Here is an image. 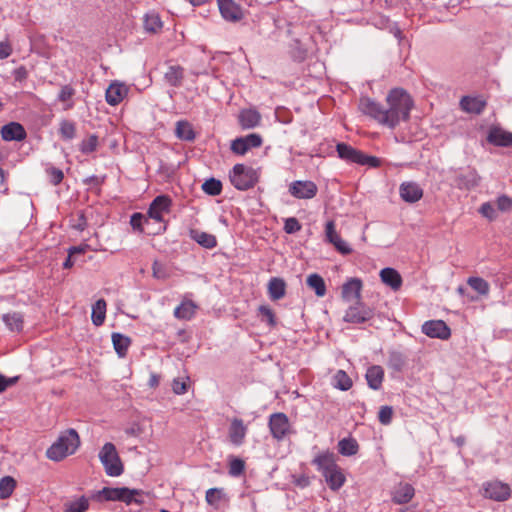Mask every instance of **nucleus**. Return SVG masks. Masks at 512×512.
I'll return each mask as SVG.
<instances>
[{"mask_svg": "<svg viewBox=\"0 0 512 512\" xmlns=\"http://www.w3.org/2000/svg\"><path fill=\"white\" fill-rule=\"evenodd\" d=\"M163 22L156 12H149L144 17V29L148 33H159L162 30Z\"/></svg>", "mask_w": 512, "mask_h": 512, "instance_id": "obj_32", "label": "nucleus"}, {"mask_svg": "<svg viewBox=\"0 0 512 512\" xmlns=\"http://www.w3.org/2000/svg\"><path fill=\"white\" fill-rule=\"evenodd\" d=\"M164 78L169 85L179 87L184 78V69L179 65H171L165 72Z\"/></svg>", "mask_w": 512, "mask_h": 512, "instance_id": "obj_30", "label": "nucleus"}, {"mask_svg": "<svg viewBox=\"0 0 512 512\" xmlns=\"http://www.w3.org/2000/svg\"><path fill=\"white\" fill-rule=\"evenodd\" d=\"M386 103L387 107L369 97H362L359 101V110L378 124L390 129L409 119L413 100L404 89H392L386 97Z\"/></svg>", "mask_w": 512, "mask_h": 512, "instance_id": "obj_1", "label": "nucleus"}, {"mask_svg": "<svg viewBox=\"0 0 512 512\" xmlns=\"http://www.w3.org/2000/svg\"><path fill=\"white\" fill-rule=\"evenodd\" d=\"M220 13L226 21L237 22L243 18L241 7L233 0H217Z\"/></svg>", "mask_w": 512, "mask_h": 512, "instance_id": "obj_14", "label": "nucleus"}, {"mask_svg": "<svg viewBox=\"0 0 512 512\" xmlns=\"http://www.w3.org/2000/svg\"><path fill=\"white\" fill-rule=\"evenodd\" d=\"M112 343L113 347L118 354L119 357H125L130 347L131 340L129 337L121 334V333H113L112 334Z\"/></svg>", "mask_w": 512, "mask_h": 512, "instance_id": "obj_33", "label": "nucleus"}, {"mask_svg": "<svg viewBox=\"0 0 512 512\" xmlns=\"http://www.w3.org/2000/svg\"><path fill=\"white\" fill-rule=\"evenodd\" d=\"M238 119L243 129H251L260 123L261 115L255 109H244L240 112Z\"/></svg>", "mask_w": 512, "mask_h": 512, "instance_id": "obj_25", "label": "nucleus"}, {"mask_svg": "<svg viewBox=\"0 0 512 512\" xmlns=\"http://www.w3.org/2000/svg\"><path fill=\"white\" fill-rule=\"evenodd\" d=\"M422 332L430 338L447 340L451 336V329L443 320H429L422 325Z\"/></svg>", "mask_w": 512, "mask_h": 512, "instance_id": "obj_12", "label": "nucleus"}, {"mask_svg": "<svg viewBox=\"0 0 512 512\" xmlns=\"http://www.w3.org/2000/svg\"><path fill=\"white\" fill-rule=\"evenodd\" d=\"M481 177L476 169L467 167L457 173L455 177V185L460 190H472L479 186Z\"/></svg>", "mask_w": 512, "mask_h": 512, "instance_id": "obj_10", "label": "nucleus"}, {"mask_svg": "<svg viewBox=\"0 0 512 512\" xmlns=\"http://www.w3.org/2000/svg\"><path fill=\"white\" fill-rule=\"evenodd\" d=\"M248 433V426L245 425L241 418L233 417L229 420V427L227 432V440L229 444L235 447H240L245 443Z\"/></svg>", "mask_w": 512, "mask_h": 512, "instance_id": "obj_6", "label": "nucleus"}, {"mask_svg": "<svg viewBox=\"0 0 512 512\" xmlns=\"http://www.w3.org/2000/svg\"><path fill=\"white\" fill-rule=\"evenodd\" d=\"M467 284L481 296H487L490 291L489 283L481 277H469Z\"/></svg>", "mask_w": 512, "mask_h": 512, "instance_id": "obj_41", "label": "nucleus"}, {"mask_svg": "<svg viewBox=\"0 0 512 512\" xmlns=\"http://www.w3.org/2000/svg\"><path fill=\"white\" fill-rule=\"evenodd\" d=\"M307 286L312 289L318 297L326 294V284L322 276L317 273L310 274L306 280Z\"/></svg>", "mask_w": 512, "mask_h": 512, "instance_id": "obj_35", "label": "nucleus"}, {"mask_svg": "<svg viewBox=\"0 0 512 512\" xmlns=\"http://www.w3.org/2000/svg\"><path fill=\"white\" fill-rule=\"evenodd\" d=\"M16 486L15 480L10 476H5L0 480V499L9 498Z\"/></svg>", "mask_w": 512, "mask_h": 512, "instance_id": "obj_43", "label": "nucleus"}, {"mask_svg": "<svg viewBox=\"0 0 512 512\" xmlns=\"http://www.w3.org/2000/svg\"><path fill=\"white\" fill-rule=\"evenodd\" d=\"M360 159L362 160L359 162L360 165H368L370 167H378L380 165L379 158L374 156H368L362 153Z\"/></svg>", "mask_w": 512, "mask_h": 512, "instance_id": "obj_63", "label": "nucleus"}, {"mask_svg": "<svg viewBox=\"0 0 512 512\" xmlns=\"http://www.w3.org/2000/svg\"><path fill=\"white\" fill-rule=\"evenodd\" d=\"M483 495L494 501H505L511 495L510 486L498 480L483 483Z\"/></svg>", "mask_w": 512, "mask_h": 512, "instance_id": "obj_7", "label": "nucleus"}, {"mask_svg": "<svg viewBox=\"0 0 512 512\" xmlns=\"http://www.w3.org/2000/svg\"><path fill=\"white\" fill-rule=\"evenodd\" d=\"M333 386L341 391H347L349 390L352 385V379L349 377V375L344 370H338L333 375Z\"/></svg>", "mask_w": 512, "mask_h": 512, "instance_id": "obj_40", "label": "nucleus"}, {"mask_svg": "<svg viewBox=\"0 0 512 512\" xmlns=\"http://www.w3.org/2000/svg\"><path fill=\"white\" fill-rule=\"evenodd\" d=\"M322 476L325 478L329 488L334 491L339 490L344 485L346 480L345 475L339 466L333 468L329 472L322 474Z\"/></svg>", "mask_w": 512, "mask_h": 512, "instance_id": "obj_24", "label": "nucleus"}, {"mask_svg": "<svg viewBox=\"0 0 512 512\" xmlns=\"http://www.w3.org/2000/svg\"><path fill=\"white\" fill-rule=\"evenodd\" d=\"M362 282L358 278L348 280L342 287V297L346 301L359 300L361 297Z\"/></svg>", "mask_w": 512, "mask_h": 512, "instance_id": "obj_22", "label": "nucleus"}, {"mask_svg": "<svg viewBox=\"0 0 512 512\" xmlns=\"http://www.w3.org/2000/svg\"><path fill=\"white\" fill-rule=\"evenodd\" d=\"M267 290L272 301L280 300L286 294V283L280 277H272L268 282Z\"/></svg>", "mask_w": 512, "mask_h": 512, "instance_id": "obj_23", "label": "nucleus"}, {"mask_svg": "<svg viewBox=\"0 0 512 512\" xmlns=\"http://www.w3.org/2000/svg\"><path fill=\"white\" fill-rule=\"evenodd\" d=\"M106 301L104 299L97 300L92 306V322L95 326H101L106 317Z\"/></svg>", "mask_w": 512, "mask_h": 512, "instance_id": "obj_36", "label": "nucleus"}, {"mask_svg": "<svg viewBox=\"0 0 512 512\" xmlns=\"http://www.w3.org/2000/svg\"><path fill=\"white\" fill-rule=\"evenodd\" d=\"M359 445L353 438H344L338 443V451L344 456H352L358 452Z\"/></svg>", "mask_w": 512, "mask_h": 512, "instance_id": "obj_42", "label": "nucleus"}, {"mask_svg": "<svg viewBox=\"0 0 512 512\" xmlns=\"http://www.w3.org/2000/svg\"><path fill=\"white\" fill-rule=\"evenodd\" d=\"M98 146V137L94 134L90 135L88 138L83 139L80 143L79 149L83 154H90L97 149Z\"/></svg>", "mask_w": 512, "mask_h": 512, "instance_id": "obj_47", "label": "nucleus"}, {"mask_svg": "<svg viewBox=\"0 0 512 512\" xmlns=\"http://www.w3.org/2000/svg\"><path fill=\"white\" fill-rule=\"evenodd\" d=\"M479 213L490 221L497 217L496 210L491 202L483 203L479 208Z\"/></svg>", "mask_w": 512, "mask_h": 512, "instance_id": "obj_55", "label": "nucleus"}, {"mask_svg": "<svg viewBox=\"0 0 512 512\" xmlns=\"http://www.w3.org/2000/svg\"><path fill=\"white\" fill-rule=\"evenodd\" d=\"M99 459L108 476L118 477L123 473V464L113 443L107 442L103 445Z\"/></svg>", "mask_w": 512, "mask_h": 512, "instance_id": "obj_4", "label": "nucleus"}, {"mask_svg": "<svg viewBox=\"0 0 512 512\" xmlns=\"http://www.w3.org/2000/svg\"><path fill=\"white\" fill-rule=\"evenodd\" d=\"M122 487H104L99 491V496L106 501H120Z\"/></svg>", "mask_w": 512, "mask_h": 512, "instance_id": "obj_48", "label": "nucleus"}, {"mask_svg": "<svg viewBox=\"0 0 512 512\" xmlns=\"http://www.w3.org/2000/svg\"><path fill=\"white\" fill-rule=\"evenodd\" d=\"M262 321H265L270 327L276 326V317L273 310L267 305H261L258 308Z\"/></svg>", "mask_w": 512, "mask_h": 512, "instance_id": "obj_50", "label": "nucleus"}, {"mask_svg": "<svg viewBox=\"0 0 512 512\" xmlns=\"http://www.w3.org/2000/svg\"><path fill=\"white\" fill-rule=\"evenodd\" d=\"M337 235L338 233L336 232L334 221H328L325 226L326 241L330 243V241H332V239Z\"/></svg>", "mask_w": 512, "mask_h": 512, "instance_id": "obj_64", "label": "nucleus"}, {"mask_svg": "<svg viewBox=\"0 0 512 512\" xmlns=\"http://www.w3.org/2000/svg\"><path fill=\"white\" fill-rule=\"evenodd\" d=\"M415 495L414 487L409 483H399L392 491V501L396 504H406Z\"/></svg>", "mask_w": 512, "mask_h": 512, "instance_id": "obj_17", "label": "nucleus"}, {"mask_svg": "<svg viewBox=\"0 0 512 512\" xmlns=\"http://www.w3.org/2000/svg\"><path fill=\"white\" fill-rule=\"evenodd\" d=\"M90 501L86 496L69 500L63 505V512H85L89 509Z\"/></svg>", "mask_w": 512, "mask_h": 512, "instance_id": "obj_31", "label": "nucleus"}, {"mask_svg": "<svg viewBox=\"0 0 512 512\" xmlns=\"http://www.w3.org/2000/svg\"><path fill=\"white\" fill-rule=\"evenodd\" d=\"M190 235L194 241L207 249H212L217 245L216 237L212 234L198 230H192Z\"/></svg>", "mask_w": 512, "mask_h": 512, "instance_id": "obj_34", "label": "nucleus"}, {"mask_svg": "<svg viewBox=\"0 0 512 512\" xmlns=\"http://www.w3.org/2000/svg\"><path fill=\"white\" fill-rule=\"evenodd\" d=\"M26 136L24 127L18 122H10L1 128V137L4 141H22Z\"/></svg>", "mask_w": 512, "mask_h": 512, "instance_id": "obj_16", "label": "nucleus"}, {"mask_svg": "<svg viewBox=\"0 0 512 512\" xmlns=\"http://www.w3.org/2000/svg\"><path fill=\"white\" fill-rule=\"evenodd\" d=\"M152 273H153V277L156 279H159V280H165L169 277V273L167 271L166 266L159 261L153 262Z\"/></svg>", "mask_w": 512, "mask_h": 512, "instance_id": "obj_53", "label": "nucleus"}, {"mask_svg": "<svg viewBox=\"0 0 512 512\" xmlns=\"http://www.w3.org/2000/svg\"><path fill=\"white\" fill-rule=\"evenodd\" d=\"M74 94L75 90L70 85H65L61 88L58 99L61 102H67L73 97Z\"/></svg>", "mask_w": 512, "mask_h": 512, "instance_id": "obj_61", "label": "nucleus"}, {"mask_svg": "<svg viewBox=\"0 0 512 512\" xmlns=\"http://www.w3.org/2000/svg\"><path fill=\"white\" fill-rule=\"evenodd\" d=\"M202 190L210 196H217L222 191V183L220 180L210 178L202 184Z\"/></svg>", "mask_w": 512, "mask_h": 512, "instance_id": "obj_44", "label": "nucleus"}, {"mask_svg": "<svg viewBox=\"0 0 512 512\" xmlns=\"http://www.w3.org/2000/svg\"><path fill=\"white\" fill-rule=\"evenodd\" d=\"M205 500L208 505L218 509L226 500V494L222 488H210L206 491Z\"/></svg>", "mask_w": 512, "mask_h": 512, "instance_id": "obj_37", "label": "nucleus"}, {"mask_svg": "<svg viewBox=\"0 0 512 512\" xmlns=\"http://www.w3.org/2000/svg\"><path fill=\"white\" fill-rule=\"evenodd\" d=\"M485 105L486 103L481 97L464 96L460 100L461 109L469 113L480 114Z\"/></svg>", "mask_w": 512, "mask_h": 512, "instance_id": "obj_28", "label": "nucleus"}, {"mask_svg": "<svg viewBox=\"0 0 512 512\" xmlns=\"http://www.w3.org/2000/svg\"><path fill=\"white\" fill-rule=\"evenodd\" d=\"M80 446V437L75 429H67L60 433L57 440L47 449L48 459L59 462L74 454Z\"/></svg>", "mask_w": 512, "mask_h": 512, "instance_id": "obj_2", "label": "nucleus"}, {"mask_svg": "<svg viewBox=\"0 0 512 512\" xmlns=\"http://www.w3.org/2000/svg\"><path fill=\"white\" fill-rule=\"evenodd\" d=\"M399 194L404 202L416 203L422 199L424 191L418 183L406 181L400 184Z\"/></svg>", "mask_w": 512, "mask_h": 512, "instance_id": "obj_13", "label": "nucleus"}, {"mask_svg": "<svg viewBox=\"0 0 512 512\" xmlns=\"http://www.w3.org/2000/svg\"><path fill=\"white\" fill-rule=\"evenodd\" d=\"M198 306L192 300H183L179 306L174 309V317L179 320H191Z\"/></svg>", "mask_w": 512, "mask_h": 512, "instance_id": "obj_29", "label": "nucleus"}, {"mask_svg": "<svg viewBox=\"0 0 512 512\" xmlns=\"http://www.w3.org/2000/svg\"><path fill=\"white\" fill-rule=\"evenodd\" d=\"M143 221H147L143 214L136 212L130 218L132 228L140 233L143 232Z\"/></svg>", "mask_w": 512, "mask_h": 512, "instance_id": "obj_58", "label": "nucleus"}, {"mask_svg": "<svg viewBox=\"0 0 512 512\" xmlns=\"http://www.w3.org/2000/svg\"><path fill=\"white\" fill-rule=\"evenodd\" d=\"M244 142L246 143V146L250 150L251 148H256L261 146L262 144V138L258 134H249L245 137H242Z\"/></svg>", "mask_w": 512, "mask_h": 512, "instance_id": "obj_60", "label": "nucleus"}, {"mask_svg": "<svg viewBox=\"0 0 512 512\" xmlns=\"http://www.w3.org/2000/svg\"><path fill=\"white\" fill-rule=\"evenodd\" d=\"M330 243L335 247V249L343 254V255H348L352 252V248L349 246V244L347 242H345L341 237L340 235L338 234L337 236H335L332 241H330Z\"/></svg>", "mask_w": 512, "mask_h": 512, "instance_id": "obj_52", "label": "nucleus"}, {"mask_svg": "<svg viewBox=\"0 0 512 512\" xmlns=\"http://www.w3.org/2000/svg\"><path fill=\"white\" fill-rule=\"evenodd\" d=\"M317 192V185L310 180H296L289 185V193L297 199H312Z\"/></svg>", "mask_w": 512, "mask_h": 512, "instance_id": "obj_11", "label": "nucleus"}, {"mask_svg": "<svg viewBox=\"0 0 512 512\" xmlns=\"http://www.w3.org/2000/svg\"><path fill=\"white\" fill-rule=\"evenodd\" d=\"M498 210L507 212L512 209V199L507 195H501L496 200Z\"/></svg>", "mask_w": 512, "mask_h": 512, "instance_id": "obj_59", "label": "nucleus"}, {"mask_svg": "<svg viewBox=\"0 0 512 512\" xmlns=\"http://www.w3.org/2000/svg\"><path fill=\"white\" fill-rule=\"evenodd\" d=\"M231 151L237 155H244L249 151V149L242 137H239L232 141Z\"/></svg>", "mask_w": 512, "mask_h": 512, "instance_id": "obj_56", "label": "nucleus"}, {"mask_svg": "<svg viewBox=\"0 0 512 512\" xmlns=\"http://www.w3.org/2000/svg\"><path fill=\"white\" fill-rule=\"evenodd\" d=\"M393 418V408L391 406H381L378 412V420L382 425H389Z\"/></svg>", "mask_w": 512, "mask_h": 512, "instance_id": "obj_54", "label": "nucleus"}, {"mask_svg": "<svg viewBox=\"0 0 512 512\" xmlns=\"http://www.w3.org/2000/svg\"><path fill=\"white\" fill-rule=\"evenodd\" d=\"M365 378L369 388L379 390L384 380V369L380 365H372L368 367Z\"/></svg>", "mask_w": 512, "mask_h": 512, "instance_id": "obj_20", "label": "nucleus"}, {"mask_svg": "<svg viewBox=\"0 0 512 512\" xmlns=\"http://www.w3.org/2000/svg\"><path fill=\"white\" fill-rule=\"evenodd\" d=\"M245 470V462L240 458H232L229 461V474L233 477L240 476Z\"/></svg>", "mask_w": 512, "mask_h": 512, "instance_id": "obj_51", "label": "nucleus"}, {"mask_svg": "<svg viewBox=\"0 0 512 512\" xmlns=\"http://www.w3.org/2000/svg\"><path fill=\"white\" fill-rule=\"evenodd\" d=\"M120 501L126 503L127 505L133 503L141 504L143 503V493L137 489L122 487Z\"/></svg>", "mask_w": 512, "mask_h": 512, "instance_id": "obj_39", "label": "nucleus"}, {"mask_svg": "<svg viewBox=\"0 0 512 512\" xmlns=\"http://www.w3.org/2000/svg\"><path fill=\"white\" fill-rule=\"evenodd\" d=\"M172 390L177 395L184 394L187 391V384L184 380L174 379L172 383Z\"/></svg>", "mask_w": 512, "mask_h": 512, "instance_id": "obj_62", "label": "nucleus"}, {"mask_svg": "<svg viewBox=\"0 0 512 512\" xmlns=\"http://www.w3.org/2000/svg\"><path fill=\"white\" fill-rule=\"evenodd\" d=\"M487 140L495 146L509 147L512 145V133L500 128H493L490 130Z\"/></svg>", "mask_w": 512, "mask_h": 512, "instance_id": "obj_21", "label": "nucleus"}, {"mask_svg": "<svg viewBox=\"0 0 512 512\" xmlns=\"http://www.w3.org/2000/svg\"><path fill=\"white\" fill-rule=\"evenodd\" d=\"M175 136L182 141L192 142L196 138V133L190 122L179 120L175 125Z\"/></svg>", "mask_w": 512, "mask_h": 512, "instance_id": "obj_27", "label": "nucleus"}, {"mask_svg": "<svg viewBox=\"0 0 512 512\" xmlns=\"http://www.w3.org/2000/svg\"><path fill=\"white\" fill-rule=\"evenodd\" d=\"M374 315L371 308L365 306L362 302H357L356 305L350 306L344 316L343 321L351 324H362L370 320Z\"/></svg>", "mask_w": 512, "mask_h": 512, "instance_id": "obj_9", "label": "nucleus"}, {"mask_svg": "<svg viewBox=\"0 0 512 512\" xmlns=\"http://www.w3.org/2000/svg\"><path fill=\"white\" fill-rule=\"evenodd\" d=\"M171 206L172 200L168 195H159L155 197L149 205L147 211L148 217L156 222H162L164 215L170 212Z\"/></svg>", "mask_w": 512, "mask_h": 512, "instance_id": "obj_8", "label": "nucleus"}, {"mask_svg": "<svg viewBox=\"0 0 512 512\" xmlns=\"http://www.w3.org/2000/svg\"><path fill=\"white\" fill-rule=\"evenodd\" d=\"M336 151L338 153L339 158L351 163L361 162V154L362 152L354 149L352 146L345 143H338L336 145Z\"/></svg>", "mask_w": 512, "mask_h": 512, "instance_id": "obj_26", "label": "nucleus"}, {"mask_svg": "<svg viewBox=\"0 0 512 512\" xmlns=\"http://www.w3.org/2000/svg\"><path fill=\"white\" fill-rule=\"evenodd\" d=\"M268 427L273 439L278 442L283 441L293 432L288 416L282 412L273 413L269 416Z\"/></svg>", "mask_w": 512, "mask_h": 512, "instance_id": "obj_5", "label": "nucleus"}, {"mask_svg": "<svg viewBox=\"0 0 512 512\" xmlns=\"http://www.w3.org/2000/svg\"><path fill=\"white\" fill-rule=\"evenodd\" d=\"M381 281L393 291H398L403 283L400 273L394 268H383L379 273Z\"/></svg>", "mask_w": 512, "mask_h": 512, "instance_id": "obj_18", "label": "nucleus"}, {"mask_svg": "<svg viewBox=\"0 0 512 512\" xmlns=\"http://www.w3.org/2000/svg\"><path fill=\"white\" fill-rule=\"evenodd\" d=\"M45 172L49 178V181L51 184L53 185H59L63 178H64V173L61 169L59 168H56L52 165H48L46 168H45Z\"/></svg>", "mask_w": 512, "mask_h": 512, "instance_id": "obj_49", "label": "nucleus"}, {"mask_svg": "<svg viewBox=\"0 0 512 512\" xmlns=\"http://www.w3.org/2000/svg\"><path fill=\"white\" fill-rule=\"evenodd\" d=\"M388 366L395 371H401L405 366L404 355L398 351L390 352L388 358Z\"/></svg>", "mask_w": 512, "mask_h": 512, "instance_id": "obj_45", "label": "nucleus"}, {"mask_svg": "<svg viewBox=\"0 0 512 512\" xmlns=\"http://www.w3.org/2000/svg\"><path fill=\"white\" fill-rule=\"evenodd\" d=\"M60 134L61 137L65 140H71L76 135V126L72 121L63 120L60 123Z\"/></svg>", "mask_w": 512, "mask_h": 512, "instance_id": "obj_46", "label": "nucleus"}, {"mask_svg": "<svg viewBox=\"0 0 512 512\" xmlns=\"http://www.w3.org/2000/svg\"><path fill=\"white\" fill-rule=\"evenodd\" d=\"M2 320L11 331H21L23 329V316L21 313L13 312L2 315Z\"/></svg>", "mask_w": 512, "mask_h": 512, "instance_id": "obj_38", "label": "nucleus"}, {"mask_svg": "<svg viewBox=\"0 0 512 512\" xmlns=\"http://www.w3.org/2000/svg\"><path fill=\"white\" fill-rule=\"evenodd\" d=\"M128 94V87L119 82H113L106 90V101L111 106L121 103Z\"/></svg>", "mask_w": 512, "mask_h": 512, "instance_id": "obj_15", "label": "nucleus"}, {"mask_svg": "<svg viewBox=\"0 0 512 512\" xmlns=\"http://www.w3.org/2000/svg\"><path fill=\"white\" fill-rule=\"evenodd\" d=\"M231 184L240 191L253 188L258 182L259 175L256 169L244 164H236L229 172Z\"/></svg>", "mask_w": 512, "mask_h": 512, "instance_id": "obj_3", "label": "nucleus"}, {"mask_svg": "<svg viewBox=\"0 0 512 512\" xmlns=\"http://www.w3.org/2000/svg\"><path fill=\"white\" fill-rule=\"evenodd\" d=\"M312 464L316 466L317 470L322 474L329 472L333 468L337 467L334 454L329 451L319 453L312 461Z\"/></svg>", "mask_w": 512, "mask_h": 512, "instance_id": "obj_19", "label": "nucleus"}, {"mask_svg": "<svg viewBox=\"0 0 512 512\" xmlns=\"http://www.w3.org/2000/svg\"><path fill=\"white\" fill-rule=\"evenodd\" d=\"M301 228H302L301 224L294 217L287 218L284 222V231L288 234L296 233V232L300 231Z\"/></svg>", "mask_w": 512, "mask_h": 512, "instance_id": "obj_57", "label": "nucleus"}]
</instances>
